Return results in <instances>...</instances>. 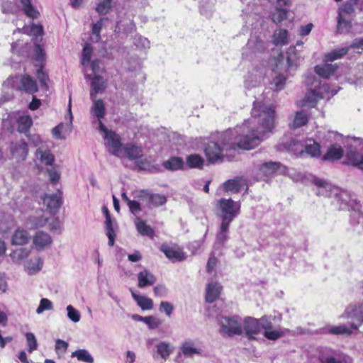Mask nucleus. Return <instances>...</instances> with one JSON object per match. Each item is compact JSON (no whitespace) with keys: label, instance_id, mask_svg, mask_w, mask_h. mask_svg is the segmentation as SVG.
Here are the masks:
<instances>
[{"label":"nucleus","instance_id":"obj_1","mask_svg":"<svg viewBox=\"0 0 363 363\" xmlns=\"http://www.w3.org/2000/svg\"><path fill=\"white\" fill-rule=\"evenodd\" d=\"M275 127V111L270 104L255 101L251 118L241 126L217 134L208 142L204 152L211 163L222 162L224 152L237 149L251 150L264 140Z\"/></svg>","mask_w":363,"mask_h":363},{"label":"nucleus","instance_id":"obj_2","mask_svg":"<svg viewBox=\"0 0 363 363\" xmlns=\"http://www.w3.org/2000/svg\"><path fill=\"white\" fill-rule=\"evenodd\" d=\"M5 84L14 89L23 90L30 94H33L38 89L35 80L27 74L9 77Z\"/></svg>","mask_w":363,"mask_h":363},{"label":"nucleus","instance_id":"obj_3","mask_svg":"<svg viewBox=\"0 0 363 363\" xmlns=\"http://www.w3.org/2000/svg\"><path fill=\"white\" fill-rule=\"evenodd\" d=\"M218 204L220 209L221 223H230L240 212V203L231 199H221Z\"/></svg>","mask_w":363,"mask_h":363},{"label":"nucleus","instance_id":"obj_4","mask_svg":"<svg viewBox=\"0 0 363 363\" xmlns=\"http://www.w3.org/2000/svg\"><path fill=\"white\" fill-rule=\"evenodd\" d=\"M354 0H348L338 9L337 28L343 31L344 28H349L352 16L354 13Z\"/></svg>","mask_w":363,"mask_h":363},{"label":"nucleus","instance_id":"obj_5","mask_svg":"<svg viewBox=\"0 0 363 363\" xmlns=\"http://www.w3.org/2000/svg\"><path fill=\"white\" fill-rule=\"evenodd\" d=\"M218 322L220 326V333L224 335L232 337L242 334V324L236 317L220 316L218 318Z\"/></svg>","mask_w":363,"mask_h":363},{"label":"nucleus","instance_id":"obj_6","mask_svg":"<svg viewBox=\"0 0 363 363\" xmlns=\"http://www.w3.org/2000/svg\"><path fill=\"white\" fill-rule=\"evenodd\" d=\"M340 318L347 319L352 329H357L363 323V302L349 305Z\"/></svg>","mask_w":363,"mask_h":363},{"label":"nucleus","instance_id":"obj_7","mask_svg":"<svg viewBox=\"0 0 363 363\" xmlns=\"http://www.w3.org/2000/svg\"><path fill=\"white\" fill-rule=\"evenodd\" d=\"M313 183L318 188L317 195L327 197L335 196L338 200L347 201L345 197H347V195L346 193L340 192L337 187L332 186L326 181L315 177L313 179Z\"/></svg>","mask_w":363,"mask_h":363},{"label":"nucleus","instance_id":"obj_8","mask_svg":"<svg viewBox=\"0 0 363 363\" xmlns=\"http://www.w3.org/2000/svg\"><path fill=\"white\" fill-rule=\"evenodd\" d=\"M143 156V150L141 147L132 143H128L123 145L121 157H125L130 160H138L137 163L138 167L141 169L142 165L146 163V160H142Z\"/></svg>","mask_w":363,"mask_h":363},{"label":"nucleus","instance_id":"obj_9","mask_svg":"<svg viewBox=\"0 0 363 363\" xmlns=\"http://www.w3.org/2000/svg\"><path fill=\"white\" fill-rule=\"evenodd\" d=\"M137 198L145 203L149 207H159L167 202V198L164 195L151 194L145 190L140 191Z\"/></svg>","mask_w":363,"mask_h":363},{"label":"nucleus","instance_id":"obj_10","mask_svg":"<svg viewBox=\"0 0 363 363\" xmlns=\"http://www.w3.org/2000/svg\"><path fill=\"white\" fill-rule=\"evenodd\" d=\"M10 152L16 161H24L28 154V144L22 140L12 142L10 145Z\"/></svg>","mask_w":363,"mask_h":363},{"label":"nucleus","instance_id":"obj_11","mask_svg":"<svg viewBox=\"0 0 363 363\" xmlns=\"http://www.w3.org/2000/svg\"><path fill=\"white\" fill-rule=\"evenodd\" d=\"M104 139L106 140L108 151L112 155L121 157L123 145L121 142L119 135L112 131L111 133H106V135H104Z\"/></svg>","mask_w":363,"mask_h":363},{"label":"nucleus","instance_id":"obj_12","mask_svg":"<svg viewBox=\"0 0 363 363\" xmlns=\"http://www.w3.org/2000/svg\"><path fill=\"white\" fill-rule=\"evenodd\" d=\"M103 212L106 217L105 225H106V233L108 238V245L110 247H113L115 242L116 233L115 230L117 228V224L115 220H113L111 218V215L108 208L106 206H104Z\"/></svg>","mask_w":363,"mask_h":363},{"label":"nucleus","instance_id":"obj_13","mask_svg":"<svg viewBox=\"0 0 363 363\" xmlns=\"http://www.w3.org/2000/svg\"><path fill=\"white\" fill-rule=\"evenodd\" d=\"M258 319L246 317L242 322V333L245 334L250 338H254L253 335L258 334L260 330L259 328Z\"/></svg>","mask_w":363,"mask_h":363},{"label":"nucleus","instance_id":"obj_14","mask_svg":"<svg viewBox=\"0 0 363 363\" xmlns=\"http://www.w3.org/2000/svg\"><path fill=\"white\" fill-rule=\"evenodd\" d=\"M346 157L353 166L363 169V155L357 151L356 147L351 144L346 152Z\"/></svg>","mask_w":363,"mask_h":363},{"label":"nucleus","instance_id":"obj_15","mask_svg":"<svg viewBox=\"0 0 363 363\" xmlns=\"http://www.w3.org/2000/svg\"><path fill=\"white\" fill-rule=\"evenodd\" d=\"M52 242L50 235L43 231H38L33 237V244L38 250H43Z\"/></svg>","mask_w":363,"mask_h":363},{"label":"nucleus","instance_id":"obj_16","mask_svg":"<svg viewBox=\"0 0 363 363\" xmlns=\"http://www.w3.org/2000/svg\"><path fill=\"white\" fill-rule=\"evenodd\" d=\"M161 251L173 262H180L185 259L184 253L179 248L163 245Z\"/></svg>","mask_w":363,"mask_h":363},{"label":"nucleus","instance_id":"obj_17","mask_svg":"<svg viewBox=\"0 0 363 363\" xmlns=\"http://www.w3.org/2000/svg\"><path fill=\"white\" fill-rule=\"evenodd\" d=\"M43 203L47 206L51 213H56L62 205L60 194L46 195L43 198Z\"/></svg>","mask_w":363,"mask_h":363},{"label":"nucleus","instance_id":"obj_18","mask_svg":"<svg viewBox=\"0 0 363 363\" xmlns=\"http://www.w3.org/2000/svg\"><path fill=\"white\" fill-rule=\"evenodd\" d=\"M138 287L145 288L153 285L156 282V278L149 270L144 269L138 274Z\"/></svg>","mask_w":363,"mask_h":363},{"label":"nucleus","instance_id":"obj_19","mask_svg":"<svg viewBox=\"0 0 363 363\" xmlns=\"http://www.w3.org/2000/svg\"><path fill=\"white\" fill-rule=\"evenodd\" d=\"M155 352L153 357L155 358V354L160 356L164 361H166L171 353L174 350V347L170 343L167 342H160L155 346Z\"/></svg>","mask_w":363,"mask_h":363},{"label":"nucleus","instance_id":"obj_20","mask_svg":"<svg viewBox=\"0 0 363 363\" xmlns=\"http://www.w3.org/2000/svg\"><path fill=\"white\" fill-rule=\"evenodd\" d=\"M222 287L216 282L208 284L206 286V301L208 303L214 302L220 296Z\"/></svg>","mask_w":363,"mask_h":363},{"label":"nucleus","instance_id":"obj_21","mask_svg":"<svg viewBox=\"0 0 363 363\" xmlns=\"http://www.w3.org/2000/svg\"><path fill=\"white\" fill-rule=\"evenodd\" d=\"M337 68V66L336 65L325 63L315 66V71L320 77L328 79L335 73Z\"/></svg>","mask_w":363,"mask_h":363},{"label":"nucleus","instance_id":"obj_22","mask_svg":"<svg viewBox=\"0 0 363 363\" xmlns=\"http://www.w3.org/2000/svg\"><path fill=\"white\" fill-rule=\"evenodd\" d=\"M344 154L343 149L337 145H331L323 157L324 161H335L340 159Z\"/></svg>","mask_w":363,"mask_h":363},{"label":"nucleus","instance_id":"obj_23","mask_svg":"<svg viewBox=\"0 0 363 363\" xmlns=\"http://www.w3.org/2000/svg\"><path fill=\"white\" fill-rule=\"evenodd\" d=\"M133 299L143 310H150L153 307L152 299L144 296L137 294L132 289H130Z\"/></svg>","mask_w":363,"mask_h":363},{"label":"nucleus","instance_id":"obj_24","mask_svg":"<svg viewBox=\"0 0 363 363\" xmlns=\"http://www.w3.org/2000/svg\"><path fill=\"white\" fill-rule=\"evenodd\" d=\"M35 155L41 163L44 164L51 165L55 161V157L50 150H45L41 147L36 150Z\"/></svg>","mask_w":363,"mask_h":363},{"label":"nucleus","instance_id":"obj_25","mask_svg":"<svg viewBox=\"0 0 363 363\" xmlns=\"http://www.w3.org/2000/svg\"><path fill=\"white\" fill-rule=\"evenodd\" d=\"M184 161L182 158L179 157H172L168 160L163 162V167L169 171H177L182 169L184 167Z\"/></svg>","mask_w":363,"mask_h":363},{"label":"nucleus","instance_id":"obj_26","mask_svg":"<svg viewBox=\"0 0 363 363\" xmlns=\"http://www.w3.org/2000/svg\"><path fill=\"white\" fill-rule=\"evenodd\" d=\"M286 62L288 69L296 68L299 65L300 56L295 48H289L286 52Z\"/></svg>","mask_w":363,"mask_h":363},{"label":"nucleus","instance_id":"obj_27","mask_svg":"<svg viewBox=\"0 0 363 363\" xmlns=\"http://www.w3.org/2000/svg\"><path fill=\"white\" fill-rule=\"evenodd\" d=\"M30 236L28 233L24 230H17L12 236V244L16 245H23L28 242Z\"/></svg>","mask_w":363,"mask_h":363},{"label":"nucleus","instance_id":"obj_28","mask_svg":"<svg viewBox=\"0 0 363 363\" xmlns=\"http://www.w3.org/2000/svg\"><path fill=\"white\" fill-rule=\"evenodd\" d=\"M223 185L226 191L238 193L243 187L244 182L241 178H236L226 181Z\"/></svg>","mask_w":363,"mask_h":363},{"label":"nucleus","instance_id":"obj_29","mask_svg":"<svg viewBox=\"0 0 363 363\" xmlns=\"http://www.w3.org/2000/svg\"><path fill=\"white\" fill-rule=\"evenodd\" d=\"M289 9L280 6H276L274 11L271 13L272 21L278 24L286 20L288 17Z\"/></svg>","mask_w":363,"mask_h":363},{"label":"nucleus","instance_id":"obj_30","mask_svg":"<svg viewBox=\"0 0 363 363\" xmlns=\"http://www.w3.org/2000/svg\"><path fill=\"white\" fill-rule=\"evenodd\" d=\"M91 80L92 92L91 93V97L93 99V92L99 93L104 91L106 89V83L104 78L99 75H94Z\"/></svg>","mask_w":363,"mask_h":363},{"label":"nucleus","instance_id":"obj_31","mask_svg":"<svg viewBox=\"0 0 363 363\" xmlns=\"http://www.w3.org/2000/svg\"><path fill=\"white\" fill-rule=\"evenodd\" d=\"M319 99L315 89H311L306 93L301 105L305 107H314Z\"/></svg>","mask_w":363,"mask_h":363},{"label":"nucleus","instance_id":"obj_32","mask_svg":"<svg viewBox=\"0 0 363 363\" xmlns=\"http://www.w3.org/2000/svg\"><path fill=\"white\" fill-rule=\"evenodd\" d=\"M135 223L137 230L140 234L149 237H152L154 235L155 233L153 229L150 225H147L144 220L137 218Z\"/></svg>","mask_w":363,"mask_h":363},{"label":"nucleus","instance_id":"obj_33","mask_svg":"<svg viewBox=\"0 0 363 363\" xmlns=\"http://www.w3.org/2000/svg\"><path fill=\"white\" fill-rule=\"evenodd\" d=\"M319 96V99H330L331 96L337 94V91L331 89L327 84H323L318 88L315 89Z\"/></svg>","mask_w":363,"mask_h":363},{"label":"nucleus","instance_id":"obj_34","mask_svg":"<svg viewBox=\"0 0 363 363\" xmlns=\"http://www.w3.org/2000/svg\"><path fill=\"white\" fill-rule=\"evenodd\" d=\"M305 152L311 157H319L320 155V145L310 139L305 145Z\"/></svg>","mask_w":363,"mask_h":363},{"label":"nucleus","instance_id":"obj_35","mask_svg":"<svg viewBox=\"0 0 363 363\" xmlns=\"http://www.w3.org/2000/svg\"><path fill=\"white\" fill-rule=\"evenodd\" d=\"M91 113L93 116H96L99 120L102 118L105 114V106L102 100H94L92 107L91 108Z\"/></svg>","mask_w":363,"mask_h":363},{"label":"nucleus","instance_id":"obj_36","mask_svg":"<svg viewBox=\"0 0 363 363\" xmlns=\"http://www.w3.org/2000/svg\"><path fill=\"white\" fill-rule=\"evenodd\" d=\"M18 130L20 133H27L33 124L32 119L29 116H22L17 120Z\"/></svg>","mask_w":363,"mask_h":363},{"label":"nucleus","instance_id":"obj_37","mask_svg":"<svg viewBox=\"0 0 363 363\" xmlns=\"http://www.w3.org/2000/svg\"><path fill=\"white\" fill-rule=\"evenodd\" d=\"M274 43L276 45H284L288 43V32L285 29L277 30L274 33Z\"/></svg>","mask_w":363,"mask_h":363},{"label":"nucleus","instance_id":"obj_38","mask_svg":"<svg viewBox=\"0 0 363 363\" xmlns=\"http://www.w3.org/2000/svg\"><path fill=\"white\" fill-rule=\"evenodd\" d=\"M72 357H77L78 360L86 363H94V358L91 354L84 349L77 350L72 353Z\"/></svg>","mask_w":363,"mask_h":363},{"label":"nucleus","instance_id":"obj_39","mask_svg":"<svg viewBox=\"0 0 363 363\" xmlns=\"http://www.w3.org/2000/svg\"><path fill=\"white\" fill-rule=\"evenodd\" d=\"M347 52L348 48H341L334 50L325 55V60L326 62L334 61L343 57Z\"/></svg>","mask_w":363,"mask_h":363},{"label":"nucleus","instance_id":"obj_40","mask_svg":"<svg viewBox=\"0 0 363 363\" xmlns=\"http://www.w3.org/2000/svg\"><path fill=\"white\" fill-rule=\"evenodd\" d=\"M286 77L282 74L276 75L271 83L272 89L274 91H279L282 90L286 84Z\"/></svg>","mask_w":363,"mask_h":363},{"label":"nucleus","instance_id":"obj_41","mask_svg":"<svg viewBox=\"0 0 363 363\" xmlns=\"http://www.w3.org/2000/svg\"><path fill=\"white\" fill-rule=\"evenodd\" d=\"M203 162V159L197 154L190 155L186 157V164L190 168H201Z\"/></svg>","mask_w":363,"mask_h":363},{"label":"nucleus","instance_id":"obj_42","mask_svg":"<svg viewBox=\"0 0 363 363\" xmlns=\"http://www.w3.org/2000/svg\"><path fill=\"white\" fill-rule=\"evenodd\" d=\"M230 223H221L220 230L216 235V241L221 244L222 245L228 240V228Z\"/></svg>","mask_w":363,"mask_h":363},{"label":"nucleus","instance_id":"obj_43","mask_svg":"<svg viewBox=\"0 0 363 363\" xmlns=\"http://www.w3.org/2000/svg\"><path fill=\"white\" fill-rule=\"evenodd\" d=\"M23 10L25 13L32 18H35L39 16V12L33 6L30 0H21Z\"/></svg>","mask_w":363,"mask_h":363},{"label":"nucleus","instance_id":"obj_44","mask_svg":"<svg viewBox=\"0 0 363 363\" xmlns=\"http://www.w3.org/2000/svg\"><path fill=\"white\" fill-rule=\"evenodd\" d=\"M281 164L276 162H268L262 164L260 167V170L266 175H269L274 173L279 169Z\"/></svg>","mask_w":363,"mask_h":363},{"label":"nucleus","instance_id":"obj_45","mask_svg":"<svg viewBox=\"0 0 363 363\" xmlns=\"http://www.w3.org/2000/svg\"><path fill=\"white\" fill-rule=\"evenodd\" d=\"M181 351L185 356L188 357L200 354V350L194 347V344L191 342H185L181 347Z\"/></svg>","mask_w":363,"mask_h":363},{"label":"nucleus","instance_id":"obj_46","mask_svg":"<svg viewBox=\"0 0 363 363\" xmlns=\"http://www.w3.org/2000/svg\"><path fill=\"white\" fill-rule=\"evenodd\" d=\"M43 260L40 257H35L34 259H30L27 264L26 267L30 271V273H34L39 272L43 267Z\"/></svg>","mask_w":363,"mask_h":363},{"label":"nucleus","instance_id":"obj_47","mask_svg":"<svg viewBox=\"0 0 363 363\" xmlns=\"http://www.w3.org/2000/svg\"><path fill=\"white\" fill-rule=\"evenodd\" d=\"M23 32L35 37L40 36L43 34V27L40 25L33 24L31 26H24Z\"/></svg>","mask_w":363,"mask_h":363},{"label":"nucleus","instance_id":"obj_48","mask_svg":"<svg viewBox=\"0 0 363 363\" xmlns=\"http://www.w3.org/2000/svg\"><path fill=\"white\" fill-rule=\"evenodd\" d=\"M308 122V117L306 114L303 111H298L296 113L294 120L292 123L294 128H299L304 125Z\"/></svg>","mask_w":363,"mask_h":363},{"label":"nucleus","instance_id":"obj_49","mask_svg":"<svg viewBox=\"0 0 363 363\" xmlns=\"http://www.w3.org/2000/svg\"><path fill=\"white\" fill-rule=\"evenodd\" d=\"M328 332L333 335H350L352 333V330L344 325L330 327L328 328Z\"/></svg>","mask_w":363,"mask_h":363},{"label":"nucleus","instance_id":"obj_50","mask_svg":"<svg viewBox=\"0 0 363 363\" xmlns=\"http://www.w3.org/2000/svg\"><path fill=\"white\" fill-rule=\"evenodd\" d=\"M53 309V304L49 299L43 298L40 300V304L36 309L38 314H41L45 311H50Z\"/></svg>","mask_w":363,"mask_h":363},{"label":"nucleus","instance_id":"obj_51","mask_svg":"<svg viewBox=\"0 0 363 363\" xmlns=\"http://www.w3.org/2000/svg\"><path fill=\"white\" fill-rule=\"evenodd\" d=\"M27 345H28V351L29 353L33 352L34 350H37L38 342L37 340L32 333H27L26 334Z\"/></svg>","mask_w":363,"mask_h":363},{"label":"nucleus","instance_id":"obj_52","mask_svg":"<svg viewBox=\"0 0 363 363\" xmlns=\"http://www.w3.org/2000/svg\"><path fill=\"white\" fill-rule=\"evenodd\" d=\"M92 52L93 50L91 45L89 43H86L84 46L82 57V64L84 66L86 65L89 62Z\"/></svg>","mask_w":363,"mask_h":363},{"label":"nucleus","instance_id":"obj_53","mask_svg":"<svg viewBox=\"0 0 363 363\" xmlns=\"http://www.w3.org/2000/svg\"><path fill=\"white\" fill-rule=\"evenodd\" d=\"M67 317L74 323H77L80 320L81 315L79 311L74 308L72 306L69 305L67 306Z\"/></svg>","mask_w":363,"mask_h":363},{"label":"nucleus","instance_id":"obj_54","mask_svg":"<svg viewBox=\"0 0 363 363\" xmlns=\"http://www.w3.org/2000/svg\"><path fill=\"white\" fill-rule=\"evenodd\" d=\"M111 9V0H104L98 4L96 9L99 14L105 15L108 13Z\"/></svg>","mask_w":363,"mask_h":363},{"label":"nucleus","instance_id":"obj_55","mask_svg":"<svg viewBox=\"0 0 363 363\" xmlns=\"http://www.w3.org/2000/svg\"><path fill=\"white\" fill-rule=\"evenodd\" d=\"M143 322L145 323L151 330L157 328L162 324V320L152 315L144 317Z\"/></svg>","mask_w":363,"mask_h":363},{"label":"nucleus","instance_id":"obj_56","mask_svg":"<svg viewBox=\"0 0 363 363\" xmlns=\"http://www.w3.org/2000/svg\"><path fill=\"white\" fill-rule=\"evenodd\" d=\"M302 146V144H301L297 140H292L289 144L284 145V148L289 151L298 152L302 154L303 152Z\"/></svg>","mask_w":363,"mask_h":363},{"label":"nucleus","instance_id":"obj_57","mask_svg":"<svg viewBox=\"0 0 363 363\" xmlns=\"http://www.w3.org/2000/svg\"><path fill=\"white\" fill-rule=\"evenodd\" d=\"M285 334L284 330H272V329L264 331V336L270 340H276Z\"/></svg>","mask_w":363,"mask_h":363},{"label":"nucleus","instance_id":"obj_58","mask_svg":"<svg viewBox=\"0 0 363 363\" xmlns=\"http://www.w3.org/2000/svg\"><path fill=\"white\" fill-rule=\"evenodd\" d=\"M104 20H106V18H101L92 26V34L94 35L96 42H98L101 39L100 32L103 26V21Z\"/></svg>","mask_w":363,"mask_h":363},{"label":"nucleus","instance_id":"obj_59","mask_svg":"<svg viewBox=\"0 0 363 363\" xmlns=\"http://www.w3.org/2000/svg\"><path fill=\"white\" fill-rule=\"evenodd\" d=\"M30 223L35 228L43 227L48 222V218L43 216H33L30 218Z\"/></svg>","mask_w":363,"mask_h":363},{"label":"nucleus","instance_id":"obj_60","mask_svg":"<svg viewBox=\"0 0 363 363\" xmlns=\"http://www.w3.org/2000/svg\"><path fill=\"white\" fill-rule=\"evenodd\" d=\"M134 44L136 47L141 48V49H147L150 48V43L147 40V38L138 36L135 38L134 40Z\"/></svg>","mask_w":363,"mask_h":363},{"label":"nucleus","instance_id":"obj_61","mask_svg":"<svg viewBox=\"0 0 363 363\" xmlns=\"http://www.w3.org/2000/svg\"><path fill=\"white\" fill-rule=\"evenodd\" d=\"M34 53L36 61L40 63V66H42V62L45 59V52L39 44L35 45Z\"/></svg>","mask_w":363,"mask_h":363},{"label":"nucleus","instance_id":"obj_62","mask_svg":"<svg viewBox=\"0 0 363 363\" xmlns=\"http://www.w3.org/2000/svg\"><path fill=\"white\" fill-rule=\"evenodd\" d=\"M173 309H174V306L171 303L167 302V301H162L160 303V311L164 312L165 314L168 317L171 316Z\"/></svg>","mask_w":363,"mask_h":363},{"label":"nucleus","instance_id":"obj_63","mask_svg":"<svg viewBox=\"0 0 363 363\" xmlns=\"http://www.w3.org/2000/svg\"><path fill=\"white\" fill-rule=\"evenodd\" d=\"M68 343L60 339H57L55 343V350L57 353L65 354L67 350Z\"/></svg>","mask_w":363,"mask_h":363},{"label":"nucleus","instance_id":"obj_64","mask_svg":"<svg viewBox=\"0 0 363 363\" xmlns=\"http://www.w3.org/2000/svg\"><path fill=\"white\" fill-rule=\"evenodd\" d=\"M258 322L260 331L262 329H264V331H266L267 330L272 329V322L267 317H262L260 319H258Z\"/></svg>","mask_w":363,"mask_h":363}]
</instances>
